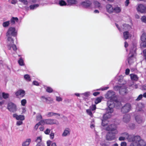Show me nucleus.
<instances>
[{"mask_svg": "<svg viewBox=\"0 0 146 146\" xmlns=\"http://www.w3.org/2000/svg\"><path fill=\"white\" fill-rule=\"evenodd\" d=\"M106 98L110 99L107 102L108 108L106 109V113L104 115L103 118L102 120V125L104 126L106 125V119L110 118L111 116V113L113 111V108L115 104L117 103L119 105L121 104L119 102H117L115 93L112 91L108 92L105 96Z\"/></svg>", "mask_w": 146, "mask_h": 146, "instance_id": "nucleus-1", "label": "nucleus"}, {"mask_svg": "<svg viewBox=\"0 0 146 146\" xmlns=\"http://www.w3.org/2000/svg\"><path fill=\"white\" fill-rule=\"evenodd\" d=\"M17 34V32L15 28L10 27L9 28L6 33L7 37V45L8 48L11 50L12 48L13 50L15 51L17 50L16 45L14 44V40L11 36H15Z\"/></svg>", "mask_w": 146, "mask_h": 146, "instance_id": "nucleus-2", "label": "nucleus"}, {"mask_svg": "<svg viewBox=\"0 0 146 146\" xmlns=\"http://www.w3.org/2000/svg\"><path fill=\"white\" fill-rule=\"evenodd\" d=\"M116 129L117 126L114 124L111 125L106 128L107 130L110 131L107 135L106 138L107 140L112 141L115 139V135L118 133Z\"/></svg>", "mask_w": 146, "mask_h": 146, "instance_id": "nucleus-3", "label": "nucleus"}, {"mask_svg": "<svg viewBox=\"0 0 146 146\" xmlns=\"http://www.w3.org/2000/svg\"><path fill=\"white\" fill-rule=\"evenodd\" d=\"M129 146H145L146 143L138 135L135 136Z\"/></svg>", "mask_w": 146, "mask_h": 146, "instance_id": "nucleus-4", "label": "nucleus"}, {"mask_svg": "<svg viewBox=\"0 0 146 146\" xmlns=\"http://www.w3.org/2000/svg\"><path fill=\"white\" fill-rule=\"evenodd\" d=\"M121 136L119 138V140L120 141H124L126 139H127L128 142H130V143L132 142L133 140V138L135 136H132L129 135L127 133L125 132L122 133L121 134Z\"/></svg>", "mask_w": 146, "mask_h": 146, "instance_id": "nucleus-5", "label": "nucleus"}, {"mask_svg": "<svg viewBox=\"0 0 146 146\" xmlns=\"http://www.w3.org/2000/svg\"><path fill=\"white\" fill-rule=\"evenodd\" d=\"M136 50V48L135 46L133 47L132 50H130L129 54V57L128 59V62L130 64H131L135 60V58L133 56L135 54Z\"/></svg>", "mask_w": 146, "mask_h": 146, "instance_id": "nucleus-6", "label": "nucleus"}, {"mask_svg": "<svg viewBox=\"0 0 146 146\" xmlns=\"http://www.w3.org/2000/svg\"><path fill=\"white\" fill-rule=\"evenodd\" d=\"M41 122H42L43 125L44 124H56L58 125L59 124V122L57 120L55 119H51L41 120Z\"/></svg>", "mask_w": 146, "mask_h": 146, "instance_id": "nucleus-7", "label": "nucleus"}, {"mask_svg": "<svg viewBox=\"0 0 146 146\" xmlns=\"http://www.w3.org/2000/svg\"><path fill=\"white\" fill-rule=\"evenodd\" d=\"M7 109L11 112H15L17 110L16 105L12 102H9L8 104Z\"/></svg>", "mask_w": 146, "mask_h": 146, "instance_id": "nucleus-8", "label": "nucleus"}, {"mask_svg": "<svg viewBox=\"0 0 146 146\" xmlns=\"http://www.w3.org/2000/svg\"><path fill=\"white\" fill-rule=\"evenodd\" d=\"M131 106L129 104H126L121 109V111L123 113L128 112L131 109Z\"/></svg>", "mask_w": 146, "mask_h": 146, "instance_id": "nucleus-9", "label": "nucleus"}, {"mask_svg": "<svg viewBox=\"0 0 146 146\" xmlns=\"http://www.w3.org/2000/svg\"><path fill=\"white\" fill-rule=\"evenodd\" d=\"M71 132L70 129L68 127L66 128L64 130L62 135L63 137H66L70 135Z\"/></svg>", "mask_w": 146, "mask_h": 146, "instance_id": "nucleus-10", "label": "nucleus"}, {"mask_svg": "<svg viewBox=\"0 0 146 146\" xmlns=\"http://www.w3.org/2000/svg\"><path fill=\"white\" fill-rule=\"evenodd\" d=\"M15 94L16 96L18 97H23L25 95V92L23 90H19L16 92Z\"/></svg>", "mask_w": 146, "mask_h": 146, "instance_id": "nucleus-11", "label": "nucleus"}, {"mask_svg": "<svg viewBox=\"0 0 146 146\" xmlns=\"http://www.w3.org/2000/svg\"><path fill=\"white\" fill-rule=\"evenodd\" d=\"M137 11L141 13H144L145 11L146 7L142 4L138 5L137 7Z\"/></svg>", "mask_w": 146, "mask_h": 146, "instance_id": "nucleus-12", "label": "nucleus"}, {"mask_svg": "<svg viewBox=\"0 0 146 146\" xmlns=\"http://www.w3.org/2000/svg\"><path fill=\"white\" fill-rule=\"evenodd\" d=\"M116 27L118 28V29L121 31L122 29L123 30H127L130 29L131 28V26L129 25L128 24H125L123 25L121 27V29L119 28L118 27V25L117 24H116Z\"/></svg>", "mask_w": 146, "mask_h": 146, "instance_id": "nucleus-13", "label": "nucleus"}, {"mask_svg": "<svg viewBox=\"0 0 146 146\" xmlns=\"http://www.w3.org/2000/svg\"><path fill=\"white\" fill-rule=\"evenodd\" d=\"M92 4L91 1L87 0L82 2L81 3V5L84 7L87 8L90 7Z\"/></svg>", "mask_w": 146, "mask_h": 146, "instance_id": "nucleus-14", "label": "nucleus"}, {"mask_svg": "<svg viewBox=\"0 0 146 146\" xmlns=\"http://www.w3.org/2000/svg\"><path fill=\"white\" fill-rule=\"evenodd\" d=\"M106 11L107 12L109 13H112L113 12V8L112 5L108 4L106 6Z\"/></svg>", "mask_w": 146, "mask_h": 146, "instance_id": "nucleus-15", "label": "nucleus"}, {"mask_svg": "<svg viewBox=\"0 0 146 146\" xmlns=\"http://www.w3.org/2000/svg\"><path fill=\"white\" fill-rule=\"evenodd\" d=\"M135 119L136 122L138 123H141L143 122L142 117L140 115H136Z\"/></svg>", "mask_w": 146, "mask_h": 146, "instance_id": "nucleus-16", "label": "nucleus"}, {"mask_svg": "<svg viewBox=\"0 0 146 146\" xmlns=\"http://www.w3.org/2000/svg\"><path fill=\"white\" fill-rule=\"evenodd\" d=\"M13 117L15 118L17 120H23L25 119V117L23 115H18L16 114L13 115Z\"/></svg>", "mask_w": 146, "mask_h": 146, "instance_id": "nucleus-17", "label": "nucleus"}, {"mask_svg": "<svg viewBox=\"0 0 146 146\" xmlns=\"http://www.w3.org/2000/svg\"><path fill=\"white\" fill-rule=\"evenodd\" d=\"M131 36V35L127 31L124 32L123 33V37L125 39H129Z\"/></svg>", "mask_w": 146, "mask_h": 146, "instance_id": "nucleus-18", "label": "nucleus"}, {"mask_svg": "<svg viewBox=\"0 0 146 146\" xmlns=\"http://www.w3.org/2000/svg\"><path fill=\"white\" fill-rule=\"evenodd\" d=\"M130 116L129 115L125 114L123 116V120L124 122L127 123L130 121Z\"/></svg>", "mask_w": 146, "mask_h": 146, "instance_id": "nucleus-19", "label": "nucleus"}, {"mask_svg": "<svg viewBox=\"0 0 146 146\" xmlns=\"http://www.w3.org/2000/svg\"><path fill=\"white\" fill-rule=\"evenodd\" d=\"M68 5H72L78 3L77 0H67Z\"/></svg>", "mask_w": 146, "mask_h": 146, "instance_id": "nucleus-20", "label": "nucleus"}, {"mask_svg": "<svg viewBox=\"0 0 146 146\" xmlns=\"http://www.w3.org/2000/svg\"><path fill=\"white\" fill-rule=\"evenodd\" d=\"M31 141V139H27L25 141L23 142L22 144V146H29Z\"/></svg>", "mask_w": 146, "mask_h": 146, "instance_id": "nucleus-21", "label": "nucleus"}, {"mask_svg": "<svg viewBox=\"0 0 146 146\" xmlns=\"http://www.w3.org/2000/svg\"><path fill=\"white\" fill-rule=\"evenodd\" d=\"M55 115H56L57 117H59L60 116V114L59 113H56L53 112H48L47 114V116L48 117Z\"/></svg>", "mask_w": 146, "mask_h": 146, "instance_id": "nucleus-22", "label": "nucleus"}, {"mask_svg": "<svg viewBox=\"0 0 146 146\" xmlns=\"http://www.w3.org/2000/svg\"><path fill=\"white\" fill-rule=\"evenodd\" d=\"M41 99L44 102H46L47 103H49L50 101H52V100L50 98H46L42 96L41 97Z\"/></svg>", "mask_w": 146, "mask_h": 146, "instance_id": "nucleus-23", "label": "nucleus"}, {"mask_svg": "<svg viewBox=\"0 0 146 146\" xmlns=\"http://www.w3.org/2000/svg\"><path fill=\"white\" fill-rule=\"evenodd\" d=\"M131 80H133L137 81L138 79L137 76L134 74H131L130 75Z\"/></svg>", "mask_w": 146, "mask_h": 146, "instance_id": "nucleus-24", "label": "nucleus"}, {"mask_svg": "<svg viewBox=\"0 0 146 146\" xmlns=\"http://www.w3.org/2000/svg\"><path fill=\"white\" fill-rule=\"evenodd\" d=\"M11 22L12 25L15 24L16 22L18 21V19L17 17H13L10 20Z\"/></svg>", "mask_w": 146, "mask_h": 146, "instance_id": "nucleus-25", "label": "nucleus"}, {"mask_svg": "<svg viewBox=\"0 0 146 146\" xmlns=\"http://www.w3.org/2000/svg\"><path fill=\"white\" fill-rule=\"evenodd\" d=\"M119 93L122 95L126 94L127 92V90L125 88H122L119 89Z\"/></svg>", "mask_w": 146, "mask_h": 146, "instance_id": "nucleus-26", "label": "nucleus"}, {"mask_svg": "<svg viewBox=\"0 0 146 146\" xmlns=\"http://www.w3.org/2000/svg\"><path fill=\"white\" fill-rule=\"evenodd\" d=\"M144 105L141 103L139 104L137 107V109L138 111H140L144 107Z\"/></svg>", "mask_w": 146, "mask_h": 146, "instance_id": "nucleus-27", "label": "nucleus"}, {"mask_svg": "<svg viewBox=\"0 0 146 146\" xmlns=\"http://www.w3.org/2000/svg\"><path fill=\"white\" fill-rule=\"evenodd\" d=\"M141 41L146 40V33H143L142 34L141 37Z\"/></svg>", "mask_w": 146, "mask_h": 146, "instance_id": "nucleus-28", "label": "nucleus"}, {"mask_svg": "<svg viewBox=\"0 0 146 146\" xmlns=\"http://www.w3.org/2000/svg\"><path fill=\"white\" fill-rule=\"evenodd\" d=\"M114 11L113 12L116 13H119L121 12V9L119 7H116L114 8H113Z\"/></svg>", "mask_w": 146, "mask_h": 146, "instance_id": "nucleus-29", "label": "nucleus"}, {"mask_svg": "<svg viewBox=\"0 0 146 146\" xmlns=\"http://www.w3.org/2000/svg\"><path fill=\"white\" fill-rule=\"evenodd\" d=\"M59 5L61 6H65L67 5L66 3L63 0H60L59 2Z\"/></svg>", "mask_w": 146, "mask_h": 146, "instance_id": "nucleus-30", "label": "nucleus"}, {"mask_svg": "<svg viewBox=\"0 0 146 146\" xmlns=\"http://www.w3.org/2000/svg\"><path fill=\"white\" fill-rule=\"evenodd\" d=\"M102 99L103 98L102 97H100L97 98L95 101V104H97L101 102Z\"/></svg>", "mask_w": 146, "mask_h": 146, "instance_id": "nucleus-31", "label": "nucleus"}, {"mask_svg": "<svg viewBox=\"0 0 146 146\" xmlns=\"http://www.w3.org/2000/svg\"><path fill=\"white\" fill-rule=\"evenodd\" d=\"M94 3L96 8H100L101 7V4L98 2L97 1H95L94 2Z\"/></svg>", "mask_w": 146, "mask_h": 146, "instance_id": "nucleus-32", "label": "nucleus"}, {"mask_svg": "<svg viewBox=\"0 0 146 146\" xmlns=\"http://www.w3.org/2000/svg\"><path fill=\"white\" fill-rule=\"evenodd\" d=\"M2 96L4 99H6L9 98V95L8 93L3 92L2 93Z\"/></svg>", "mask_w": 146, "mask_h": 146, "instance_id": "nucleus-33", "label": "nucleus"}, {"mask_svg": "<svg viewBox=\"0 0 146 146\" xmlns=\"http://www.w3.org/2000/svg\"><path fill=\"white\" fill-rule=\"evenodd\" d=\"M10 24L9 21H7L3 23L2 25L3 27H7Z\"/></svg>", "mask_w": 146, "mask_h": 146, "instance_id": "nucleus-34", "label": "nucleus"}, {"mask_svg": "<svg viewBox=\"0 0 146 146\" xmlns=\"http://www.w3.org/2000/svg\"><path fill=\"white\" fill-rule=\"evenodd\" d=\"M140 46L141 48H146V40L142 41L140 44Z\"/></svg>", "mask_w": 146, "mask_h": 146, "instance_id": "nucleus-35", "label": "nucleus"}, {"mask_svg": "<svg viewBox=\"0 0 146 146\" xmlns=\"http://www.w3.org/2000/svg\"><path fill=\"white\" fill-rule=\"evenodd\" d=\"M90 95V92H86L84 93L81 94V96L82 97H84V96L87 97L89 96Z\"/></svg>", "mask_w": 146, "mask_h": 146, "instance_id": "nucleus-36", "label": "nucleus"}, {"mask_svg": "<svg viewBox=\"0 0 146 146\" xmlns=\"http://www.w3.org/2000/svg\"><path fill=\"white\" fill-rule=\"evenodd\" d=\"M42 137H37L36 139V142L37 143H43L42 142Z\"/></svg>", "mask_w": 146, "mask_h": 146, "instance_id": "nucleus-37", "label": "nucleus"}, {"mask_svg": "<svg viewBox=\"0 0 146 146\" xmlns=\"http://www.w3.org/2000/svg\"><path fill=\"white\" fill-rule=\"evenodd\" d=\"M40 125H43L42 122H41V120L35 125L34 127V129L36 130L38 128V126Z\"/></svg>", "mask_w": 146, "mask_h": 146, "instance_id": "nucleus-38", "label": "nucleus"}, {"mask_svg": "<svg viewBox=\"0 0 146 146\" xmlns=\"http://www.w3.org/2000/svg\"><path fill=\"white\" fill-rule=\"evenodd\" d=\"M39 5L38 4L32 5L30 6V8L31 9L33 10L35 9Z\"/></svg>", "mask_w": 146, "mask_h": 146, "instance_id": "nucleus-39", "label": "nucleus"}, {"mask_svg": "<svg viewBox=\"0 0 146 146\" xmlns=\"http://www.w3.org/2000/svg\"><path fill=\"white\" fill-rule=\"evenodd\" d=\"M90 127L91 128L95 129V125L94 120H93L91 122Z\"/></svg>", "mask_w": 146, "mask_h": 146, "instance_id": "nucleus-40", "label": "nucleus"}, {"mask_svg": "<svg viewBox=\"0 0 146 146\" xmlns=\"http://www.w3.org/2000/svg\"><path fill=\"white\" fill-rule=\"evenodd\" d=\"M46 91L49 93H51L53 91L52 89L49 87H47L46 88Z\"/></svg>", "mask_w": 146, "mask_h": 146, "instance_id": "nucleus-41", "label": "nucleus"}, {"mask_svg": "<svg viewBox=\"0 0 146 146\" xmlns=\"http://www.w3.org/2000/svg\"><path fill=\"white\" fill-rule=\"evenodd\" d=\"M18 62L21 66H23L24 65L23 60L21 58H20Z\"/></svg>", "mask_w": 146, "mask_h": 146, "instance_id": "nucleus-42", "label": "nucleus"}, {"mask_svg": "<svg viewBox=\"0 0 146 146\" xmlns=\"http://www.w3.org/2000/svg\"><path fill=\"white\" fill-rule=\"evenodd\" d=\"M24 78L25 80L28 81H30L31 80V78L29 76L28 74H26L24 76Z\"/></svg>", "mask_w": 146, "mask_h": 146, "instance_id": "nucleus-43", "label": "nucleus"}, {"mask_svg": "<svg viewBox=\"0 0 146 146\" xmlns=\"http://www.w3.org/2000/svg\"><path fill=\"white\" fill-rule=\"evenodd\" d=\"M21 103L22 106H24L27 103V101L25 99L22 100L21 101Z\"/></svg>", "mask_w": 146, "mask_h": 146, "instance_id": "nucleus-44", "label": "nucleus"}, {"mask_svg": "<svg viewBox=\"0 0 146 146\" xmlns=\"http://www.w3.org/2000/svg\"><path fill=\"white\" fill-rule=\"evenodd\" d=\"M86 111L88 114L90 115L91 117L92 116V114L91 111V110H87Z\"/></svg>", "mask_w": 146, "mask_h": 146, "instance_id": "nucleus-45", "label": "nucleus"}, {"mask_svg": "<svg viewBox=\"0 0 146 146\" xmlns=\"http://www.w3.org/2000/svg\"><path fill=\"white\" fill-rule=\"evenodd\" d=\"M141 21L144 23H146V17L143 16L141 18Z\"/></svg>", "mask_w": 146, "mask_h": 146, "instance_id": "nucleus-46", "label": "nucleus"}, {"mask_svg": "<svg viewBox=\"0 0 146 146\" xmlns=\"http://www.w3.org/2000/svg\"><path fill=\"white\" fill-rule=\"evenodd\" d=\"M50 130L49 129H47L44 131V133L46 134H49L50 133Z\"/></svg>", "mask_w": 146, "mask_h": 146, "instance_id": "nucleus-47", "label": "nucleus"}, {"mask_svg": "<svg viewBox=\"0 0 146 146\" xmlns=\"http://www.w3.org/2000/svg\"><path fill=\"white\" fill-rule=\"evenodd\" d=\"M19 1L26 5L28 4V2L26 0H19Z\"/></svg>", "mask_w": 146, "mask_h": 146, "instance_id": "nucleus-48", "label": "nucleus"}, {"mask_svg": "<svg viewBox=\"0 0 146 146\" xmlns=\"http://www.w3.org/2000/svg\"><path fill=\"white\" fill-rule=\"evenodd\" d=\"M56 100L58 102L62 101V99L60 97L56 96Z\"/></svg>", "mask_w": 146, "mask_h": 146, "instance_id": "nucleus-49", "label": "nucleus"}, {"mask_svg": "<svg viewBox=\"0 0 146 146\" xmlns=\"http://www.w3.org/2000/svg\"><path fill=\"white\" fill-rule=\"evenodd\" d=\"M9 2L11 4H15L17 2V0H9Z\"/></svg>", "mask_w": 146, "mask_h": 146, "instance_id": "nucleus-50", "label": "nucleus"}, {"mask_svg": "<svg viewBox=\"0 0 146 146\" xmlns=\"http://www.w3.org/2000/svg\"><path fill=\"white\" fill-rule=\"evenodd\" d=\"M36 118L39 121L42 119V116L41 115L39 114L37 116Z\"/></svg>", "mask_w": 146, "mask_h": 146, "instance_id": "nucleus-51", "label": "nucleus"}, {"mask_svg": "<svg viewBox=\"0 0 146 146\" xmlns=\"http://www.w3.org/2000/svg\"><path fill=\"white\" fill-rule=\"evenodd\" d=\"M143 96L142 94L140 95L136 100L137 101L140 100L142 98Z\"/></svg>", "mask_w": 146, "mask_h": 146, "instance_id": "nucleus-52", "label": "nucleus"}, {"mask_svg": "<svg viewBox=\"0 0 146 146\" xmlns=\"http://www.w3.org/2000/svg\"><path fill=\"white\" fill-rule=\"evenodd\" d=\"M50 138L52 139H54V133H51L50 134Z\"/></svg>", "mask_w": 146, "mask_h": 146, "instance_id": "nucleus-53", "label": "nucleus"}, {"mask_svg": "<svg viewBox=\"0 0 146 146\" xmlns=\"http://www.w3.org/2000/svg\"><path fill=\"white\" fill-rule=\"evenodd\" d=\"M127 143L125 142H122L121 143V146H126Z\"/></svg>", "mask_w": 146, "mask_h": 146, "instance_id": "nucleus-54", "label": "nucleus"}, {"mask_svg": "<svg viewBox=\"0 0 146 146\" xmlns=\"http://www.w3.org/2000/svg\"><path fill=\"white\" fill-rule=\"evenodd\" d=\"M21 121H17V125L19 126L21 125L23 123V122Z\"/></svg>", "mask_w": 146, "mask_h": 146, "instance_id": "nucleus-55", "label": "nucleus"}, {"mask_svg": "<svg viewBox=\"0 0 146 146\" xmlns=\"http://www.w3.org/2000/svg\"><path fill=\"white\" fill-rule=\"evenodd\" d=\"M92 110L93 111L96 109V106L95 105H93L92 107H90Z\"/></svg>", "mask_w": 146, "mask_h": 146, "instance_id": "nucleus-56", "label": "nucleus"}, {"mask_svg": "<svg viewBox=\"0 0 146 146\" xmlns=\"http://www.w3.org/2000/svg\"><path fill=\"white\" fill-rule=\"evenodd\" d=\"M143 55L145 57V59L146 60V49L143 50Z\"/></svg>", "mask_w": 146, "mask_h": 146, "instance_id": "nucleus-57", "label": "nucleus"}, {"mask_svg": "<svg viewBox=\"0 0 146 146\" xmlns=\"http://www.w3.org/2000/svg\"><path fill=\"white\" fill-rule=\"evenodd\" d=\"M44 143H37L36 146H44Z\"/></svg>", "mask_w": 146, "mask_h": 146, "instance_id": "nucleus-58", "label": "nucleus"}, {"mask_svg": "<svg viewBox=\"0 0 146 146\" xmlns=\"http://www.w3.org/2000/svg\"><path fill=\"white\" fill-rule=\"evenodd\" d=\"M129 3V0H126L125 2V5L126 6H127L128 5Z\"/></svg>", "mask_w": 146, "mask_h": 146, "instance_id": "nucleus-59", "label": "nucleus"}, {"mask_svg": "<svg viewBox=\"0 0 146 146\" xmlns=\"http://www.w3.org/2000/svg\"><path fill=\"white\" fill-rule=\"evenodd\" d=\"M130 70L129 69H127L125 70V74L126 75H128L129 73Z\"/></svg>", "mask_w": 146, "mask_h": 146, "instance_id": "nucleus-60", "label": "nucleus"}, {"mask_svg": "<svg viewBox=\"0 0 146 146\" xmlns=\"http://www.w3.org/2000/svg\"><path fill=\"white\" fill-rule=\"evenodd\" d=\"M33 84L34 85H35L36 86H38L39 85V83H38L36 81H34L33 82Z\"/></svg>", "mask_w": 146, "mask_h": 146, "instance_id": "nucleus-61", "label": "nucleus"}, {"mask_svg": "<svg viewBox=\"0 0 146 146\" xmlns=\"http://www.w3.org/2000/svg\"><path fill=\"white\" fill-rule=\"evenodd\" d=\"M22 113H25L26 111L25 108H24V107L22 108Z\"/></svg>", "mask_w": 146, "mask_h": 146, "instance_id": "nucleus-62", "label": "nucleus"}, {"mask_svg": "<svg viewBox=\"0 0 146 146\" xmlns=\"http://www.w3.org/2000/svg\"><path fill=\"white\" fill-rule=\"evenodd\" d=\"M99 94V92H95L93 93V95L95 96H96Z\"/></svg>", "mask_w": 146, "mask_h": 146, "instance_id": "nucleus-63", "label": "nucleus"}, {"mask_svg": "<svg viewBox=\"0 0 146 146\" xmlns=\"http://www.w3.org/2000/svg\"><path fill=\"white\" fill-rule=\"evenodd\" d=\"M51 144V141H48L47 142V146H50Z\"/></svg>", "mask_w": 146, "mask_h": 146, "instance_id": "nucleus-64", "label": "nucleus"}]
</instances>
